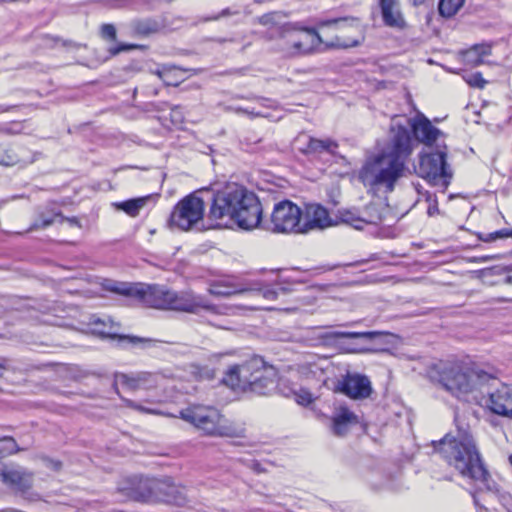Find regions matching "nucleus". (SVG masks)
<instances>
[{"instance_id":"obj_1","label":"nucleus","mask_w":512,"mask_h":512,"mask_svg":"<svg viewBox=\"0 0 512 512\" xmlns=\"http://www.w3.org/2000/svg\"><path fill=\"white\" fill-rule=\"evenodd\" d=\"M387 148L369 157L358 173V179L369 190L390 193L403 176L405 163L412 153V139L406 126L393 120Z\"/></svg>"},{"instance_id":"obj_2","label":"nucleus","mask_w":512,"mask_h":512,"mask_svg":"<svg viewBox=\"0 0 512 512\" xmlns=\"http://www.w3.org/2000/svg\"><path fill=\"white\" fill-rule=\"evenodd\" d=\"M208 219L215 222L213 227L232 222L243 230H252L262 223V206L258 197L246 187L230 184L214 195Z\"/></svg>"},{"instance_id":"obj_3","label":"nucleus","mask_w":512,"mask_h":512,"mask_svg":"<svg viewBox=\"0 0 512 512\" xmlns=\"http://www.w3.org/2000/svg\"><path fill=\"white\" fill-rule=\"evenodd\" d=\"M437 451L463 477L488 482L489 472L485 468L472 435L459 430L457 435H446L436 447Z\"/></svg>"},{"instance_id":"obj_4","label":"nucleus","mask_w":512,"mask_h":512,"mask_svg":"<svg viewBox=\"0 0 512 512\" xmlns=\"http://www.w3.org/2000/svg\"><path fill=\"white\" fill-rule=\"evenodd\" d=\"M492 380L483 370L451 365L445 367L439 375L440 384L451 395L461 401L482 405L485 388Z\"/></svg>"},{"instance_id":"obj_5","label":"nucleus","mask_w":512,"mask_h":512,"mask_svg":"<svg viewBox=\"0 0 512 512\" xmlns=\"http://www.w3.org/2000/svg\"><path fill=\"white\" fill-rule=\"evenodd\" d=\"M180 417L192 424L206 436L243 438L245 424L226 418L217 408L205 405H192L180 411Z\"/></svg>"},{"instance_id":"obj_6","label":"nucleus","mask_w":512,"mask_h":512,"mask_svg":"<svg viewBox=\"0 0 512 512\" xmlns=\"http://www.w3.org/2000/svg\"><path fill=\"white\" fill-rule=\"evenodd\" d=\"M148 298V307L198 314L204 310L218 314V307L210 303L204 296L192 290L174 291L164 286L153 285Z\"/></svg>"},{"instance_id":"obj_7","label":"nucleus","mask_w":512,"mask_h":512,"mask_svg":"<svg viewBox=\"0 0 512 512\" xmlns=\"http://www.w3.org/2000/svg\"><path fill=\"white\" fill-rule=\"evenodd\" d=\"M205 202L196 192L181 199L173 208L168 225L180 231L204 228Z\"/></svg>"},{"instance_id":"obj_8","label":"nucleus","mask_w":512,"mask_h":512,"mask_svg":"<svg viewBox=\"0 0 512 512\" xmlns=\"http://www.w3.org/2000/svg\"><path fill=\"white\" fill-rule=\"evenodd\" d=\"M446 158L447 146L441 144L438 145L435 152L422 154L417 170L419 176L434 186H439L443 190L447 189L453 172Z\"/></svg>"},{"instance_id":"obj_9","label":"nucleus","mask_w":512,"mask_h":512,"mask_svg":"<svg viewBox=\"0 0 512 512\" xmlns=\"http://www.w3.org/2000/svg\"><path fill=\"white\" fill-rule=\"evenodd\" d=\"M263 227L275 233L301 234V208L290 200L280 201Z\"/></svg>"},{"instance_id":"obj_10","label":"nucleus","mask_w":512,"mask_h":512,"mask_svg":"<svg viewBox=\"0 0 512 512\" xmlns=\"http://www.w3.org/2000/svg\"><path fill=\"white\" fill-rule=\"evenodd\" d=\"M162 488H165V483L160 482V479L133 476L122 481L118 490L131 500L154 502L155 491Z\"/></svg>"},{"instance_id":"obj_11","label":"nucleus","mask_w":512,"mask_h":512,"mask_svg":"<svg viewBox=\"0 0 512 512\" xmlns=\"http://www.w3.org/2000/svg\"><path fill=\"white\" fill-rule=\"evenodd\" d=\"M409 124L415 139L425 146L438 148L439 144L446 145L444 133L435 127L423 113L418 111L415 117L409 120Z\"/></svg>"},{"instance_id":"obj_12","label":"nucleus","mask_w":512,"mask_h":512,"mask_svg":"<svg viewBox=\"0 0 512 512\" xmlns=\"http://www.w3.org/2000/svg\"><path fill=\"white\" fill-rule=\"evenodd\" d=\"M263 365L261 357H253L241 365H234L226 372L223 382L232 389L249 390L252 370H257Z\"/></svg>"},{"instance_id":"obj_13","label":"nucleus","mask_w":512,"mask_h":512,"mask_svg":"<svg viewBox=\"0 0 512 512\" xmlns=\"http://www.w3.org/2000/svg\"><path fill=\"white\" fill-rule=\"evenodd\" d=\"M335 389L355 400L368 398L372 393L371 381L366 375L360 373L348 372L338 380Z\"/></svg>"},{"instance_id":"obj_14","label":"nucleus","mask_w":512,"mask_h":512,"mask_svg":"<svg viewBox=\"0 0 512 512\" xmlns=\"http://www.w3.org/2000/svg\"><path fill=\"white\" fill-rule=\"evenodd\" d=\"M335 224L328 210L320 204H307L304 211L301 210V234L323 230Z\"/></svg>"},{"instance_id":"obj_15","label":"nucleus","mask_w":512,"mask_h":512,"mask_svg":"<svg viewBox=\"0 0 512 512\" xmlns=\"http://www.w3.org/2000/svg\"><path fill=\"white\" fill-rule=\"evenodd\" d=\"M286 37L288 52L292 55L309 54L322 42L320 35L313 29L293 30Z\"/></svg>"},{"instance_id":"obj_16","label":"nucleus","mask_w":512,"mask_h":512,"mask_svg":"<svg viewBox=\"0 0 512 512\" xmlns=\"http://www.w3.org/2000/svg\"><path fill=\"white\" fill-rule=\"evenodd\" d=\"M119 384L131 391L151 389L157 384V376L147 371L133 372L129 374L116 372L114 374L113 388L117 394H119Z\"/></svg>"},{"instance_id":"obj_17","label":"nucleus","mask_w":512,"mask_h":512,"mask_svg":"<svg viewBox=\"0 0 512 512\" xmlns=\"http://www.w3.org/2000/svg\"><path fill=\"white\" fill-rule=\"evenodd\" d=\"M33 478V473L23 468H4L0 471L1 481L25 497L33 486Z\"/></svg>"},{"instance_id":"obj_18","label":"nucleus","mask_w":512,"mask_h":512,"mask_svg":"<svg viewBox=\"0 0 512 512\" xmlns=\"http://www.w3.org/2000/svg\"><path fill=\"white\" fill-rule=\"evenodd\" d=\"M489 409L498 415L512 416V385L501 384L489 393Z\"/></svg>"},{"instance_id":"obj_19","label":"nucleus","mask_w":512,"mask_h":512,"mask_svg":"<svg viewBox=\"0 0 512 512\" xmlns=\"http://www.w3.org/2000/svg\"><path fill=\"white\" fill-rule=\"evenodd\" d=\"M383 23L391 28L402 29L405 19L401 11L400 0H378Z\"/></svg>"},{"instance_id":"obj_20","label":"nucleus","mask_w":512,"mask_h":512,"mask_svg":"<svg viewBox=\"0 0 512 512\" xmlns=\"http://www.w3.org/2000/svg\"><path fill=\"white\" fill-rule=\"evenodd\" d=\"M153 285L129 284L114 282L106 286V289L124 296L135 297L148 306V298L152 292Z\"/></svg>"},{"instance_id":"obj_21","label":"nucleus","mask_w":512,"mask_h":512,"mask_svg":"<svg viewBox=\"0 0 512 512\" xmlns=\"http://www.w3.org/2000/svg\"><path fill=\"white\" fill-rule=\"evenodd\" d=\"M275 371L273 367L266 366L263 360V365L257 370H252L251 384L249 390L257 394H265L274 385Z\"/></svg>"},{"instance_id":"obj_22","label":"nucleus","mask_w":512,"mask_h":512,"mask_svg":"<svg viewBox=\"0 0 512 512\" xmlns=\"http://www.w3.org/2000/svg\"><path fill=\"white\" fill-rule=\"evenodd\" d=\"M358 423V417L346 407H340L332 419V431L336 436H344L353 425Z\"/></svg>"},{"instance_id":"obj_23","label":"nucleus","mask_w":512,"mask_h":512,"mask_svg":"<svg viewBox=\"0 0 512 512\" xmlns=\"http://www.w3.org/2000/svg\"><path fill=\"white\" fill-rule=\"evenodd\" d=\"M165 483V488L157 489L155 492L154 502L163 501L167 503H173L176 505L182 504L184 497L182 492L169 480H160Z\"/></svg>"},{"instance_id":"obj_24","label":"nucleus","mask_w":512,"mask_h":512,"mask_svg":"<svg viewBox=\"0 0 512 512\" xmlns=\"http://www.w3.org/2000/svg\"><path fill=\"white\" fill-rule=\"evenodd\" d=\"M491 54V46L488 44L474 45L470 49L463 52L464 62L471 66L476 67L484 63V57Z\"/></svg>"},{"instance_id":"obj_25","label":"nucleus","mask_w":512,"mask_h":512,"mask_svg":"<svg viewBox=\"0 0 512 512\" xmlns=\"http://www.w3.org/2000/svg\"><path fill=\"white\" fill-rule=\"evenodd\" d=\"M33 159L31 157H24L19 154L14 148L1 145L0 146V165L3 166H13L19 163H32Z\"/></svg>"},{"instance_id":"obj_26","label":"nucleus","mask_w":512,"mask_h":512,"mask_svg":"<svg viewBox=\"0 0 512 512\" xmlns=\"http://www.w3.org/2000/svg\"><path fill=\"white\" fill-rule=\"evenodd\" d=\"M248 291L245 288H238L230 282H214L209 285V294L215 297H230L236 294H242Z\"/></svg>"},{"instance_id":"obj_27","label":"nucleus","mask_w":512,"mask_h":512,"mask_svg":"<svg viewBox=\"0 0 512 512\" xmlns=\"http://www.w3.org/2000/svg\"><path fill=\"white\" fill-rule=\"evenodd\" d=\"M150 199L151 196L139 197L123 202L114 203V206L118 210L124 211L127 215L136 217L139 215L140 210L147 204Z\"/></svg>"},{"instance_id":"obj_28","label":"nucleus","mask_w":512,"mask_h":512,"mask_svg":"<svg viewBox=\"0 0 512 512\" xmlns=\"http://www.w3.org/2000/svg\"><path fill=\"white\" fill-rule=\"evenodd\" d=\"M165 85L178 86L182 81V71L176 67L162 66L153 71Z\"/></svg>"},{"instance_id":"obj_29","label":"nucleus","mask_w":512,"mask_h":512,"mask_svg":"<svg viewBox=\"0 0 512 512\" xmlns=\"http://www.w3.org/2000/svg\"><path fill=\"white\" fill-rule=\"evenodd\" d=\"M386 213H388V208L382 204L371 203L367 205L363 212L365 225L381 223L385 219Z\"/></svg>"},{"instance_id":"obj_30","label":"nucleus","mask_w":512,"mask_h":512,"mask_svg":"<svg viewBox=\"0 0 512 512\" xmlns=\"http://www.w3.org/2000/svg\"><path fill=\"white\" fill-rule=\"evenodd\" d=\"M338 144L331 139H315L310 138L307 145V152L310 153H322L328 152L335 154Z\"/></svg>"},{"instance_id":"obj_31","label":"nucleus","mask_w":512,"mask_h":512,"mask_svg":"<svg viewBox=\"0 0 512 512\" xmlns=\"http://www.w3.org/2000/svg\"><path fill=\"white\" fill-rule=\"evenodd\" d=\"M380 333L376 331H366V332H346V331H335L326 334V338H347V339H363L365 341H371Z\"/></svg>"},{"instance_id":"obj_32","label":"nucleus","mask_w":512,"mask_h":512,"mask_svg":"<svg viewBox=\"0 0 512 512\" xmlns=\"http://www.w3.org/2000/svg\"><path fill=\"white\" fill-rule=\"evenodd\" d=\"M465 0H440L438 10L446 18L454 16L463 6Z\"/></svg>"},{"instance_id":"obj_33","label":"nucleus","mask_w":512,"mask_h":512,"mask_svg":"<svg viewBox=\"0 0 512 512\" xmlns=\"http://www.w3.org/2000/svg\"><path fill=\"white\" fill-rule=\"evenodd\" d=\"M341 221L355 229L361 230L365 226L364 216L359 215L357 211L344 210L340 213Z\"/></svg>"},{"instance_id":"obj_34","label":"nucleus","mask_w":512,"mask_h":512,"mask_svg":"<svg viewBox=\"0 0 512 512\" xmlns=\"http://www.w3.org/2000/svg\"><path fill=\"white\" fill-rule=\"evenodd\" d=\"M20 449L14 438L3 437L0 439V458L7 457L11 454L18 452Z\"/></svg>"},{"instance_id":"obj_35","label":"nucleus","mask_w":512,"mask_h":512,"mask_svg":"<svg viewBox=\"0 0 512 512\" xmlns=\"http://www.w3.org/2000/svg\"><path fill=\"white\" fill-rule=\"evenodd\" d=\"M158 28V23L152 20L139 21L135 24V31L142 36L154 34Z\"/></svg>"},{"instance_id":"obj_36","label":"nucleus","mask_w":512,"mask_h":512,"mask_svg":"<svg viewBox=\"0 0 512 512\" xmlns=\"http://www.w3.org/2000/svg\"><path fill=\"white\" fill-rule=\"evenodd\" d=\"M512 238V228H503L492 233L479 235V239L484 242H492L498 239Z\"/></svg>"},{"instance_id":"obj_37","label":"nucleus","mask_w":512,"mask_h":512,"mask_svg":"<svg viewBox=\"0 0 512 512\" xmlns=\"http://www.w3.org/2000/svg\"><path fill=\"white\" fill-rule=\"evenodd\" d=\"M356 20L353 18H335V19H329L322 21L319 26L321 28L324 27H335L336 29H341L346 25H351L352 23H355Z\"/></svg>"},{"instance_id":"obj_38","label":"nucleus","mask_w":512,"mask_h":512,"mask_svg":"<svg viewBox=\"0 0 512 512\" xmlns=\"http://www.w3.org/2000/svg\"><path fill=\"white\" fill-rule=\"evenodd\" d=\"M122 401L124 402L125 406L137 410L141 413H147V414H158L159 412L155 409H151L148 407L143 406L142 404H139L133 400L122 398Z\"/></svg>"},{"instance_id":"obj_39","label":"nucleus","mask_w":512,"mask_h":512,"mask_svg":"<svg viewBox=\"0 0 512 512\" xmlns=\"http://www.w3.org/2000/svg\"><path fill=\"white\" fill-rule=\"evenodd\" d=\"M295 400L300 405H309L313 402V395L306 389L295 392Z\"/></svg>"},{"instance_id":"obj_40","label":"nucleus","mask_w":512,"mask_h":512,"mask_svg":"<svg viewBox=\"0 0 512 512\" xmlns=\"http://www.w3.org/2000/svg\"><path fill=\"white\" fill-rule=\"evenodd\" d=\"M60 217V214H53L52 216H49V217H46V216H41L40 220L39 221H36L31 227H30V230H36V229H40V228H46L48 227L49 225H51L56 218Z\"/></svg>"},{"instance_id":"obj_41","label":"nucleus","mask_w":512,"mask_h":512,"mask_svg":"<svg viewBox=\"0 0 512 512\" xmlns=\"http://www.w3.org/2000/svg\"><path fill=\"white\" fill-rule=\"evenodd\" d=\"M101 36L104 39L115 40L116 39V28L112 24H103L101 26Z\"/></svg>"},{"instance_id":"obj_42","label":"nucleus","mask_w":512,"mask_h":512,"mask_svg":"<svg viewBox=\"0 0 512 512\" xmlns=\"http://www.w3.org/2000/svg\"><path fill=\"white\" fill-rule=\"evenodd\" d=\"M467 83L473 87L484 88L486 81L483 79L481 73H474L469 76Z\"/></svg>"},{"instance_id":"obj_43","label":"nucleus","mask_w":512,"mask_h":512,"mask_svg":"<svg viewBox=\"0 0 512 512\" xmlns=\"http://www.w3.org/2000/svg\"><path fill=\"white\" fill-rule=\"evenodd\" d=\"M358 44L359 42L357 40H341L339 37H336L335 40L330 44V46L338 48H348L357 46Z\"/></svg>"},{"instance_id":"obj_44","label":"nucleus","mask_w":512,"mask_h":512,"mask_svg":"<svg viewBox=\"0 0 512 512\" xmlns=\"http://www.w3.org/2000/svg\"><path fill=\"white\" fill-rule=\"evenodd\" d=\"M141 48H143V46L138 45V44H121V45H118L117 47L111 48L110 53L112 55H117L121 52H126V51H130L133 49H141Z\"/></svg>"},{"instance_id":"obj_45","label":"nucleus","mask_w":512,"mask_h":512,"mask_svg":"<svg viewBox=\"0 0 512 512\" xmlns=\"http://www.w3.org/2000/svg\"><path fill=\"white\" fill-rule=\"evenodd\" d=\"M276 18H277L276 13L264 14L259 18V23L264 26H271V25L276 24Z\"/></svg>"},{"instance_id":"obj_46","label":"nucleus","mask_w":512,"mask_h":512,"mask_svg":"<svg viewBox=\"0 0 512 512\" xmlns=\"http://www.w3.org/2000/svg\"><path fill=\"white\" fill-rule=\"evenodd\" d=\"M45 466L53 471H59L62 468V463L59 460L51 459L48 457L42 458Z\"/></svg>"},{"instance_id":"obj_47","label":"nucleus","mask_w":512,"mask_h":512,"mask_svg":"<svg viewBox=\"0 0 512 512\" xmlns=\"http://www.w3.org/2000/svg\"><path fill=\"white\" fill-rule=\"evenodd\" d=\"M94 324L97 326V325H103V328H96L95 331L97 333H99L101 336L103 337H116V335H113L109 330L106 329V324L101 321V320H97V321H94Z\"/></svg>"},{"instance_id":"obj_48","label":"nucleus","mask_w":512,"mask_h":512,"mask_svg":"<svg viewBox=\"0 0 512 512\" xmlns=\"http://www.w3.org/2000/svg\"><path fill=\"white\" fill-rule=\"evenodd\" d=\"M118 338L122 342H129L131 344H138L144 341V339L138 337L119 336Z\"/></svg>"},{"instance_id":"obj_49","label":"nucleus","mask_w":512,"mask_h":512,"mask_svg":"<svg viewBox=\"0 0 512 512\" xmlns=\"http://www.w3.org/2000/svg\"><path fill=\"white\" fill-rule=\"evenodd\" d=\"M262 295L264 298L268 300H275L277 298L278 293L273 289H265L262 291Z\"/></svg>"},{"instance_id":"obj_50","label":"nucleus","mask_w":512,"mask_h":512,"mask_svg":"<svg viewBox=\"0 0 512 512\" xmlns=\"http://www.w3.org/2000/svg\"><path fill=\"white\" fill-rule=\"evenodd\" d=\"M349 351L355 352V353H364V352L370 351V349L366 348V347H354V348L349 349Z\"/></svg>"},{"instance_id":"obj_51","label":"nucleus","mask_w":512,"mask_h":512,"mask_svg":"<svg viewBox=\"0 0 512 512\" xmlns=\"http://www.w3.org/2000/svg\"><path fill=\"white\" fill-rule=\"evenodd\" d=\"M236 111L238 113H246V114H251L253 116H260L261 115L260 113L248 112L246 109H243V108H238Z\"/></svg>"},{"instance_id":"obj_52","label":"nucleus","mask_w":512,"mask_h":512,"mask_svg":"<svg viewBox=\"0 0 512 512\" xmlns=\"http://www.w3.org/2000/svg\"><path fill=\"white\" fill-rule=\"evenodd\" d=\"M40 497L36 493H31L29 499L30 500H38Z\"/></svg>"},{"instance_id":"obj_53","label":"nucleus","mask_w":512,"mask_h":512,"mask_svg":"<svg viewBox=\"0 0 512 512\" xmlns=\"http://www.w3.org/2000/svg\"><path fill=\"white\" fill-rule=\"evenodd\" d=\"M490 259H492V257H490V256H484V257L479 258L478 260H479V261H481V262H486V261H488V260H490Z\"/></svg>"},{"instance_id":"obj_54","label":"nucleus","mask_w":512,"mask_h":512,"mask_svg":"<svg viewBox=\"0 0 512 512\" xmlns=\"http://www.w3.org/2000/svg\"><path fill=\"white\" fill-rule=\"evenodd\" d=\"M19 154L24 156V157H30L29 153L25 152V150H22V153H19ZM31 158L34 160L33 156H31Z\"/></svg>"},{"instance_id":"obj_55","label":"nucleus","mask_w":512,"mask_h":512,"mask_svg":"<svg viewBox=\"0 0 512 512\" xmlns=\"http://www.w3.org/2000/svg\"><path fill=\"white\" fill-rule=\"evenodd\" d=\"M505 283H506V284H512V276H507V277L505 278Z\"/></svg>"},{"instance_id":"obj_56","label":"nucleus","mask_w":512,"mask_h":512,"mask_svg":"<svg viewBox=\"0 0 512 512\" xmlns=\"http://www.w3.org/2000/svg\"><path fill=\"white\" fill-rule=\"evenodd\" d=\"M69 221H70V223H72V224H75V225H77V224H78V221H77V219H75V218H73V219H69Z\"/></svg>"},{"instance_id":"obj_57","label":"nucleus","mask_w":512,"mask_h":512,"mask_svg":"<svg viewBox=\"0 0 512 512\" xmlns=\"http://www.w3.org/2000/svg\"><path fill=\"white\" fill-rule=\"evenodd\" d=\"M509 462L512 465V455L509 457Z\"/></svg>"}]
</instances>
